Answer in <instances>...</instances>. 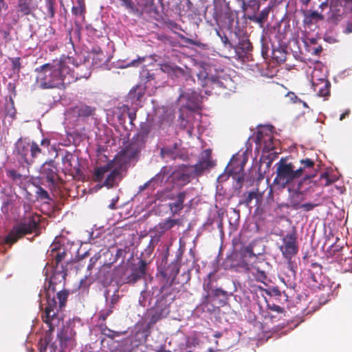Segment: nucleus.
<instances>
[{"instance_id":"f257e3e1","label":"nucleus","mask_w":352,"mask_h":352,"mask_svg":"<svg viewBox=\"0 0 352 352\" xmlns=\"http://www.w3.org/2000/svg\"><path fill=\"white\" fill-rule=\"evenodd\" d=\"M74 63V58L67 56L36 67V83L43 89H65L67 85L74 82V74L68 66V63Z\"/></svg>"},{"instance_id":"f03ea898","label":"nucleus","mask_w":352,"mask_h":352,"mask_svg":"<svg viewBox=\"0 0 352 352\" xmlns=\"http://www.w3.org/2000/svg\"><path fill=\"white\" fill-rule=\"evenodd\" d=\"M69 294V291L67 289H62L58 292L56 297L58 302L55 299L50 298L48 296V302H46L41 318L43 322L48 326L49 329L45 331L43 337L41 338L38 342L39 352H47L48 348L50 352H56L58 351V345L56 342H51L52 332L54 330L55 326L57 325L56 323L59 322L58 318V311L65 307Z\"/></svg>"},{"instance_id":"7ed1b4c3","label":"nucleus","mask_w":352,"mask_h":352,"mask_svg":"<svg viewBox=\"0 0 352 352\" xmlns=\"http://www.w3.org/2000/svg\"><path fill=\"white\" fill-rule=\"evenodd\" d=\"M41 216L36 212L26 213L5 237V243L13 245L27 234L39 235L41 234Z\"/></svg>"},{"instance_id":"20e7f679","label":"nucleus","mask_w":352,"mask_h":352,"mask_svg":"<svg viewBox=\"0 0 352 352\" xmlns=\"http://www.w3.org/2000/svg\"><path fill=\"white\" fill-rule=\"evenodd\" d=\"M50 256H52V265L54 267V272L50 278L48 287L45 288V298L46 302H48V295L50 298L56 300L55 293L56 289L55 287V281L58 277H60L63 280H65L67 275V270L66 266H64L63 261L67 256V252L65 249L62 248H53L51 249Z\"/></svg>"},{"instance_id":"39448f33","label":"nucleus","mask_w":352,"mask_h":352,"mask_svg":"<svg viewBox=\"0 0 352 352\" xmlns=\"http://www.w3.org/2000/svg\"><path fill=\"white\" fill-rule=\"evenodd\" d=\"M276 166L273 184L280 188L289 186L302 177V169L296 168L292 162H288L285 158H280Z\"/></svg>"},{"instance_id":"423d86ee","label":"nucleus","mask_w":352,"mask_h":352,"mask_svg":"<svg viewBox=\"0 0 352 352\" xmlns=\"http://www.w3.org/2000/svg\"><path fill=\"white\" fill-rule=\"evenodd\" d=\"M115 160L109 162L107 164L102 166L96 168L94 173V179L95 182H101L105 173L110 171L106 179L104 182L103 186L110 188L116 185L121 180V166H116Z\"/></svg>"},{"instance_id":"0eeeda50","label":"nucleus","mask_w":352,"mask_h":352,"mask_svg":"<svg viewBox=\"0 0 352 352\" xmlns=\"http://www.w3.org/2000/svg\"><path fill=\"white\" fill-rule=\"evenodd\" d=\"M148 132V130H146L133 137L129 144L118 153L115 160L126 163L133 159L140 152L144 143V138Z\"/></svg>"},{"instance_id":"6e6552de","label":"nucleus","mask_w":352,"mask_h":352,"mask_svg":"<svg viewBox=\"0 0 352 352\" xmlns=\"http://www.w3.org/2000/svg\"><path fill=\"white\" fill-rule=\"evenodd\" d=\"M283 244L279 249L285 258H293L298 251L297 236L296 232L287 233L282 239Z\"/></svg>"},{"instance_id":"1a4fd4ad","label":"nucleus","mask_w":352,"mask_h":352,"mask_svg":"<svg viewBox=\"0 0 352 352\" xmlns=\"http://www.w3.org/2000/svg\"><path fill=\"white\" fill-rule=\"evenodd\" d=\"M267 263L264 260L253 261L249 263L247 261H242L241 267L245 271L250 272L255 278L256 280L265 283L267 280V274L263 269V265H267Z\"/></svg>"},{"instance_id":"9d476101","label":"nucleus","mask_w":352,"mask_h":352,"mask_svg":"<svg viewBox=\"0 0 352 352\" xmlns=\"http://www.w3.org/2000/svg\"><path fill=\"white\" fill-rule=\"evenodd\" d=\"M69 65V63H68ZM70 65L76 67L74 70L71 69V72L74 74V82L81 78L87 79L90 76L91 73L90 63L86 58L84 59L83 63H78L74 58V63H70Z\"/></svg>"},{"instance_id":"9b49d317","label":"nucleus","mask_w":352,"mask_h":352,"mask_svg":"<svg viewBox=\"0 0 352 352\" xmlns=\"http://www.w3.org/2000/svg\"><path fill=\"white\" fill-rule=\"evenodd\" d=\"M302 182V180L298 182L297 188L295 189L292 190L289 187L288 188L290 193L289 197V204L294 210H299L300 206L305 200V193L300 190Z\"/></svg>"},{"instance_id":"f8f14e48","label":"nucleus","mask_w":352,"mask_h":352,"mask_svg":"<svg viewBox=\"0 0 352 352\" xmlns=\"http://www.w3.org/2000/svg\"><path fill=\"white\" fill-rule=\"evenodd\" d=\"M16 148L18 155L28 165L32 164V160L31 159L32 154V142H27L19 139L16 144Z\"/></svg>"},{"instance_id":"ddd939ff","label":"nucleus","mask_w":352,"mask_h":352,"mask_svg":"<svg viewBox=\"0 0 352 352\" xmlns=\"http://www.w3.org/2000/svg\"><path fill=\"white\" fill-rule=\"evenodd\" d=\"M148 264V263L145 260L141 259L137 265L132 268L131 274L126 278L127 283L134 284L138 280L144 277L146 274V267Z\"/></svg>"},{"instance_id":"4468645a","label":"nucleus","mask_w":352,"mask_h":352,"mask_svg":"<svg viewBox=\"0 0 352 352\" xmlns=\"http://www.w3.org/2000/svg\"><path fill=\"white\" fill-rule=\"evenodd\" d=\"M247 161L248 159L245 155H234L227 166L229 173L239 174L243 173Z\"/></svg>"},{"instance_id":"2eb2a0df","label":"nucleus","mask_w":352,"mask_h":352,"mask_svg":"<svg viewBox=\"0 0 352 352\" xmlns=\"http://www.w3.org/2000/svg\"><path fill=\"white\" fill-rule=\"evenodd\" d=\"M41 0H18L17 11L23 16L33 14Z\"/></svg>"},{"instance_id":"dca6fc26","label":"nucleus","mask_w":352,"mask_h":352,"mask_svg":"<svg viewBox=\"0 0 352 352\" xmlns=\"http://www.w3.org/2000/svg\"><path fill=\"white\" fill-rule=\"evenodd\" d=\"M69 330V327H63L57 333V340L58 341L60 352L68 347H72L74 345V340Z\"/></svg>"},{"instance_id":"f3484780","label":"nucleus","mask_w":352,"mask_h":352,"mask_svg":"<svg viewBox=\"0 0 352 352\" xmlns=\"http://www.w3.org/2000/svg\"><path fill=\"white\" fill-rule=\"evenodd\" d=\"M214 165L210 159V151L205 150L202 154V159L194 166V173L195 175H199Z\"/></svg>"},{"instance_id":"a211bd4d","label":"nucleus","mask_w":352,"mask_h":352,"mask_svg":"<svg viewBox=\"0 0 352 352\" xmlns=\"http://www.w3.org/2000/svg\"><path fill=\"white\" fill-rule=\"evenodd\" d=\"M256 143L258 144H263V148L267 152H270L276 148V142L274 138L270 134H264L261 131H258L256 133Z\"/></svg>"},{"instance_id":"6ab92c4d","label":"nucleus","mask_w":352,"mask_h":352,"mask_svg":"<svg viewBox=\"0 0 352 352\" xmlns=\"http://www.w3.org/2000/svg\"><path fill=\"white\" fill-rule=\"evenodd\" d=\"M193 177L192 171L190 170L188 167H184L173 173L175 182L181 186L188 184Z\"/></svg>"},{"instance_id":"aec40b11","label":"nucleus","mask_w":352,"mask_h":352,"mask_svg":"<svg viewBox=\"0 0 352 352\" xmlns=\"http://www.w3.org/2000/svg\"><path fill=\"white\" fill-rule=\"evenodd\" d=\"M197 77L199 80L201 81L204 80L202 86L210 85L212 87V89L221 87L226 88V86L219 77H209L205 71H201L197 74Z\"/></svg>"},{"instance_id":"412c9836","label":"nucleus","mask_w":352,"mask_h":352,"mask_svg":"<svg viewBox=\"0 0 352 352\" xmlns=\"http://www.w3.org/2000/svg\"><path fill=\"white\" fill-rule=\"evenodd\" d=\"M50 145V140L44 138L41 142V146H38L35 142H32V154L31 159L32 160V164L35 162V159L39 156V155L45 154V148L48 149Z\"/></svg>"},{"instance_id":"4be33fe9","label":"nucleus","mask_w":352,"mask_h":352,"mask_svg":"<svg viewBox=\"0 0 352 352\" xmlns=\"http://www.w3.org/2000/svg\"><path fill=\"white\" fill-rule=\"evenodd\" d=\"M186 195L187 192L186 191L179 192L175 197V201L168 204V207L173 215L179 214L184 208V202Z\"/></svg>"},{"instance_id":"5701e85b","label":"nucleus","mask_w":352,"mask_h":352,"mask_svg":"<svg viewBox=\"0 0 352 352\" xmlns=\"http://www.w3.org/2000/svg\"><path fill=\"white\" fill-rule=\"evenodd\" d=\"M182 221L179 219H174L168 218L162 222L159 223L155 227V230L162 234L166 231L173 228L175 226H181Z\"/></svg>"},{"instance_id":"b1692460","label":"nucleus","mask_w":352,"mask_h":352,"mask_svg":"<svg viewBox=\"0 0 352 352\" xmlns=\"http://www.w3.org/2000/svg\"><path fill=\"white\" fill-rule=\"evenodd\" d=\"M301 166L298 168L302 169V177H303L301 180L305 181L306 179H309L311 177L315 176V174H311L308 173L307 170H314L315 166V162L313 160L309 158L302 159L300 161Z\"/></svg>"},{"instance_id":"393cba45","label":"nucleus","mask_w":352,"mask_h":352,"mask_svg":"<svg viewBox=\"0 0 352 352\" xmlns=\"http://www.w3.org/2000/svg\"><path fill=\"white\" fill-rule=\"evenodd\" d=\"M57 169L52 162L43 164L42 168V174L46 177L47 181L52 185L55 184V179L57 176Z\"/></svg>"},{"instance_id":"a878e982","label":"nucleus","mask_w":352,"mask_h":352,"mask_svg":"<svg viewBox=\"0 0 352 352\" xmlns=\"http://www.w3.org/2000/svg\"><path fill=\"white\" fill-rule=\"evenodd\" d=\"M86 12L85 0H76V5L72 8V14L79 18L82 22H84L85 21Z\"/></svg>"},{"instance_id":"bb28decb","label":"nucleus","mask_w":352,"mask_h":352,"mask_svg":"<svg viewBox=\"0 0 352 352\" xmlns=\"http://www.w3.org/2000/svg\"><path fill=\"white\" fill-rule=\"evenodd\" d=\"M146 88L143 85H138L130 90L127 98L132 102H141L142 98L145 94Z\"/></svg>"},{"instance_id":"cd10ccee","label":"nucleus","mask_w":352,"mask_h":352,"mask_svg":"<svg viewBox=\"0 0 352 352\" xmlns=\"http://www.w3.org/2000/svg\"><path fill=\"white\" fill-rule=\"evenodd\" d=\"M137 3L145 12L158 14L154 0H138Z\"/></svg>"},{"instance_id":"c85d7f7f","label":"nucleus","mask_w":352,"mask_h":352,"mask_svg":"<svg viewBox=\"0 0 352 352\" xmlns=\"http://www.w3.org/2000/svg\"><path fill=\"white\" fill-rule=\"evenodd\" d=\"M92 63L94 65L99 66L102 65L104 61L105 56L100 47H94L91 50Z\"/></svg>"},{"instance_id":"c756f323","label":"nucleus","mask_w":352,"mask_h":352,"mask_svg":"<svg viewBox=\"0 0 352 352\" xmlns=\"http://www.w3.org/2000/svg\"><path fill=\"white\" fill-rule=\"evenodd\" d=\"M151 315L148 322L149 326L154 325L157 321L166 316L164 309L161 307L155 308L151 311Z\"/></svg>"},{"instance_id":"7c9ffc66","label":"nucleus","mask_w":352,"mask_h":352,"mask_svg":"<svg viewBox=\"0 0 352 352\" xmlns=\"http://www.w3.org/2000/svg\"><path fill=\"white\" fill-rule=\"evenodd\" d=\"M243 200H241L239 203V205H245V206L247 207H249L252 201L254 199H258L260 197V194L258 192V189L255 190H253V191H251V192H248L247 193H244L243 195Z\"/></svg>"},{"instance_id":"2f4dec72","label":"nucleus","mask_w":352,"mask_h":352,"mask_svg":"<svg viewBox=\"0 0 352 352\" xmlns=\"http://www.w3.org/2000/svg\"><path fill=\"white\" fill-rule=\"evenodd\" d=\"M164 69L171 77L180 78L185 76V71L178 66L164 65Z\"/></svg>"},{"instance_id":"473e14b6","label":"nucleus","mask_w":352,"mask_h":352,"mask_svg":"<svg viewBox=\"0 0 352 352\" xmlns=\"http://www.w3.org/2000/svg\"><path fill=\"white\" fill-rule=\"evenodd\" d=\"M101 349L113 351L118 347L115 338H100Z\"/></svg>"},{"instance_id":"72a5a7b5","label":"nucleus","mask_w":352,"mask_h":352,"mask_svg":"<svg viewBox=\"0 0 352 352\" xmlns=\"http://www.w3.org/2000/svg\"><path fill=\"white\" fill-rule=\"evenodd\" d=\"M101 330V336L100 338H116L121 336L122 333L119 331H115L109 329L106 325L100 326Z\"/></svg>"},{"instance_id":"f704fd0d","label":"nucleus","mask_w":352,"mask_h":352,"mask_svg":"<svg viewBox=\"0 0 352 352\" xmlns=\"http://www.w3.org/2000/svg\"><path fill=\"white\" fill-rule=\"evenodd\" d=\"M56 0H45L47 16L53 19L56 14Z\"/></svg>"},{"instance_id":"c9c22d12","label":"nucleus","mask_w":352,"mask_h":352,"mask_svg":"<svg viewBox=\"0 0 352 352\" xmlns=\"http://www.w3.org/2000/svg\"><path fill=\"white\" fill-rule=\"evenodd\" d=\"M242 256L243 258V261H245V258H253L254 261H261L258 258L254 252L253 245L252 244L248 245L242 250Z\"/></svg>"},{"instance_id":"e433bc0d","label":"nucleus","mask_w":352,"mask_h":352,"mask_svg":"<svg viewBox=\"0 0 352 352\" xmlns=\"http://www.w3.org/2000/svg\"><path fill=\"white\" fill-rule=\"evenodd\" d=\"M95 108L87 105H82L79 107L78 115L79 117H89L94 115Z\"/></svg>"},{"instance_id":"4c0bfd02","label":"nucleus","mask_w":352,"mask_h":352,"mask_svg":"<svg viewBox=\"0 0 352 352\" xmlns=\"http://www.w3.org/2000/svg\"><path fill=\"white\" fill-rule=\"evenodd\" d=\"M179 272V268L177 262H172L165 272V276L172 277L173 279Z\"/></svg>"},{"instance_id":"58836bf2","label":"nucleus","mask_w":352,"mask_h":352,"mask_svg":"<svg viewBox=\"0 0 352 352\" xmlns=\"http://www.w3.org/2000/svg\"><path fill=\"white\" fill-rule=\"evenodd\" d=\"M287 260V276L295 278L296 276L297 265L292 261V258H285Z\"/></svg>"},{"instance_id":"ea45409f","label":"nucleus","mask_w":352,"mask_h":352,"mask_svg":"<svg viewBox=\"0 0 352 352\" xmlns=\"http://www.w3.org/2000/svg\"><path fill=\"white\" fill-rule=\"evenodd\" d=\"M336 181V178H331L329 174L325 172L320 175L318 181V185L321 186H328Z\"/></svg>"},{"instance_id":"a19ab883","label":"nucleus","mask_w":352,"mask_h":352,"mask_svg":"<svg viewBox=\"0 0 352 352\" xmlns=\"http://www.w3.org/2000/svg\"><path fill=\"white\" fill-rule=\"evenodd\" d=\"M72 158H73L72 157H71L70 158H68V157L66 156L63 159V163H64L65 168H67L69 166L70 167V169L69 170V171L71 172V174L74 175L75 173L76 175H78L80 172V170L79 168V164L78 162H76V164L74 166V169L72 170Z\"/></svg>"},{"instance_id":"79ce46f5","label":"nucleus","mask_w":352,"mask_h":352,"mask_svg":"<svg viewBox=\"0 0 352 352\" xmlns=\"http://www.w3.org/2000/svg\"><path fill=\"white\" fill-rule=\"evenodd\" d=\"M177 145L175 143L174 146L172 147H162L160 149V155L162 157H165L166 156H169L173 155L175 153V150L177 149Z\"/></svg>"},{"instance_id":"37998d69","label":"nucleus","mask_w":352,"mask_h":352,"mask_svg":"<svg viewBox=\"0 0 352 352\" xmlns=\"http://www.w3.org/2000/svg\"><path fill=\"white\" fill-rule=\"evenodd\" d=\"M37 199L41 200H50V197L48 192L41 186H38L36 191Z\"/></svg>"},{"instance_id":"c03bdc74","label":"nucleus","mask_w":352,"mask_h":352,"mask_svg":"<svg viewBox=\"0 0 352 352\" xmlns=\"http://www.w3.org/2000/svg\"><path fill=\"white\" fill-rule=\"evenodd\" d=\"M12 63V69L15 73H19L21 69V63L20 57L10 58Z\"/></svg>"},{"instance_id":"a18cd8bd","label":"nucleus","mask_w":352,"mask_h":352,"mask_svg":"<svg viewBox=\"0 0 352 352\" xmlns=\"http://www.w3.org/2000/svg\"><path fill=\"white\" fill-rule=\"evenodd\" d=\"M85 29L87 34L91 36L100 37L102 34L100 30H97L91 24L86 25Z\"/></svg>"},{"instance_id":"49530a36","label":"nucleus","mask_w":352,"mask_h":352,"mask_svg":"<svg viewBox=\"0 0 352 352\" xmlns=\"http://www.w3.org/2000/svg\"><path fill=\"white\" fill-rule=\"evenodd\" d=\"M239 47L243 52L248 53L252 51L253 47L249 40H242L239 43Z\"/></svg>"},{"instance_id":"de8ad7c7","label":"nucleus","mask_w":352,"mask_h":352,"mask_svg":"<svg viewBox=\"0 0 352 352\" xmlns=\"http://www.w3.org/2000/svg\"><path fill=\"white\" fill-rule=\"evenodd\" d=\"M217 34L221 38V41L223 43L224 47L233 48L232 44L224 33H221L220 31L217 30Z\"/></svg>"},{"instance_id":"09e8293b","label":"nucleus","mask_w":352,"mask_h":352,"mask_svg":"<svg viewBox=\"0 0 352 352\" xmlns=\"http://www.w3.org/2000/svg\"><path fill=\"white\" fill-rule=\"evenodd\" d=\"M214 276V273L210 272L208 275V278L204 280V288L207 292H209V291L212 288V278Z\"/></svg>"},{"instance_id":"8fccbe9b","label":"nucleus","mask_w":352,"mask_h":352,"mask_svg":"<svg viewBox=\"0 0 352 352\" xmlns=\"http://www.w3.org/2000/svg\"><path fill=\"white\" fill-rule=\"evenodd\" d=\"M270 8L267 7L263 9L259 14V16L256 19V21L258 23H263L267 18L270 13Z\"/></svg>"},{"instance_id":"3c124183","label":"nucleus","mask_w":352,"mask_h":352,"mask_svg":"<svg viewBox=\"0 0 352 352\" xmlns=\"http://www.w3.org/2000/svg\"><path fill=\"white\" fill-rule=\"evenodd\" d=\"M113 312V309L111 308H107L105 309H102L99 312V320L102 322L105 321L109 316H110Z\"/></svg>"},{"instance_id":"603ef678","label":"nucleus","mask_w":352,"mask_h":352,"mask_svg":"<svg viewBox=\"0 0 352 352\" xmlns=\"http://www.w3.org/2000/svg\"><path fill=\"white\" fill-rule=\"evenodd\" d=\"M122 1L124 6L132 11L133 12L135 13L138 12V9L136 8L135 3L132 1V0H120Z\"/></svg>"},{"instance_id":"864d4df0","label":"nucleus","mask_w":352,"mask_h":352,"mask_svg":"<svg viewBox=\"0 0 352 352\" xmlns=\"http://www.w3.org/2000/svg\"><path fill=\"white\" fill-rule=\"evenodd\" d=\"M319 206L318 204H313V203H306V204H302L300 206V209H302L305 212H309L312 210L314 208Z\"/></svg>"},{"instance_id":"5fc2aeb1","label":"nucleus","mask_w":352,"mask_h":352,"mask_svg":"<svg viewBox=\"0 0 352 352\" xmlns=\"http://www.w3.org/2000/svg\"><path fill=\"white\" fill-rule=\"evenodd\" d=\"M320 96H326L329 94V85L328 82H324V88H320L318 91Z\"/></svg>"},{"instance_id":"6e6d98bb","label":"nucleus","mask_w":352,"mask_h":352,"mask_svg":"<svg viewBox=\"0 0 352 352\" xmlns=\"http://www.w3.org/2000/svg\"><path fill=\"white\" fill-rule=\"evenodd\" d=\"M307 19H309L310 21L312 19L323 20L324 16L317 11H312L307 16Z\"/></svg>"},{"instance_id":"4d7b16f0","label":"nucleus","mask_w":352,"mask_h":352,"mask_svg":"<svg viewBox=\"0 0 352 352\" xmlns=\"http://www.w3.org/2000/svg\"><path fill=\"white\" fill-rule=\"evenodd\" d=\"M145 60H146V57H144V56L140 57L139 56L138 58L133 60L130 63L128 64V65L132 66V67H138L140 64L143 63L145 61Z\"/></svg>"},{"instance_id":"13d9d810","label":"nucleus","mask_w":352,"mask_h":352,"mask_svg":"<svg viewBox=\"0 0 352 352\" xmlns=\"http://www.w3.org/2000/svg\"><path fill=\"white\" fill-rule=\"evenodd\" d=\"M124 107L127 109V114H128V117L130 120V124L133 125L134 124L133 121L136 118V110H135L133 111H131L130 109L128 106H124Z\"/></svg>"},{"instance_id":"bf43d9fd","label":"nucleus","mask_w":352,"mask_h":352,"mask_svg":"<svg viewBox=\"0 0 352 352\" xmlns=\"http://www.w3.org/2000/svg\"><path fill=\"white\" fill-rule=\"evenodd\" d=\"M8 176L14 180L20 179L22 175L15 170H8Z\"/></svg>"},{"instance_id":"052dcab7","label":"nucleus","mask_w":352,"mask_h":352,"mask_svg":"<svg viewBox=\"0 0 352 352\" xmlns=\"http://www.w3.org/2000/svg\"><path fill=\"white\" fill-rule=\"evenodd\" d=\"M212 293L214 296H217V297H219V296L226 297V296H227V292L221 288H217V289L212 290Z\"/></svg>"},{"instance_id":"680f3d73","label":"nucleus","mask_w":352,"mask_h":352,"mask_svg":"<svg viewBox=\"0 0 352 352\" xmlns=\"http://www.w3.org/2000/svg\"><path fill=\"white\" fill-rule=\"evenodd\" d=\"M267 307L269 309L276 311L277 313H282L283 311V309L281 307L274 303H267Z\"/></svg>"},{"instance_id":"e2e57ef3","label":"nucleus","mask_w":352,"mask_h":352,"mask_svg":"<svg viewBox=\"0 0 352 352\" xmlns=\"http://www.w3.org/2000/svg\"><path fill=\"white\" fill-rule=\"evenodd\" d=\"M99 258L100 256L97 255H94V256H92L89 260V264L87 266V269L91 270L94 267L96 263L98 261Z\"/></svg>"},{"instance_id":"0e129e2a","label":"nucleus","mask_w":352,"mask_h":352,"mask_svg":"<svg viewBox=\"0 0 352 352\" xmlns=\"http://www.w3.org/2000/svg\"><path fill=\"white\" fill-rule=\"evenodd\" d=\"M231 175L233 176L234 179L237 182V183L241 185L243 182V173Z\"/></svg>"},{"instance_id":"69168bd1","label":"nucleus","mask_w":352,"mask_h":352,"mask_svg":"<svg viewBox=\"0 0 352 352\" xmlns=\"http://www.w3.org/2000/svg\"><path fill=\"white\" fill-rule=\"evenodd\" d=\"M179 38L183 41L184 42L188 43V44H190V45H196V42L194 41L191 38H187L186 36H184V35L182 34H179Z\"/></svg>"},{"instance_id":"338daca9","label":"nucleus","mask_w":352,"mask_h":352,"mask_svg":"<svg viewBox=\"0 0 352 352\" xmlns=\"http://www.w3.org/2000/svg\"><path fill=\"white\" fill-rule=\"evenodd\" d=\"M46 32H47L50 38H52L56 33V30L52 26H49L46 29Z\"/></svg>"},{"instance_id":"774afa93","label":"nucleus","mask_w":352,"mask_h":352,"mask_svg":"<svg viewBox=\"0 0 352 352\" xmlns=\"http://www.w3.org/2000/svg\"><path fill=\"white\" fill-rule=\"evenodd\" d=\"M155 180V177H153L151 180L148 181L145 184H144L142 186H140V191H143L146 188L148 187V186Z\"/></svg>"}]
</instances>
